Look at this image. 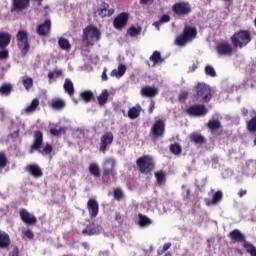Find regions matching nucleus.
I'll use <instances>...</instances> for the list:
<instances>
[{"instance_id": "obj_52", "label": "nucleus", "mask_w": 256, "mask_h": 256, "mask_svg": "<svg viewBox=\"0 0 256 256\" xmlns=\"http://www.w3.org/2000/svg\"><path fill=\"white\" fill-rule=\"evenodd\" d=\"M23 235H25V237H27V239H34L35 238V234L33 233V231L31 230H24L22 231Z\"/></svg>"}, {"instance_id": "obj_61", "label": "nucleus", "mask_w": 256, "mask_h": 256, "mask_svg": "<svg viewBox=\"0 0 256 256\" xmlns=\"http://www.w3.org/2000/svg\"><path fill=\"white\" fill-rule=\"evenodd\" d=\"M109 78L107 77V69L105 68L102 72V81H107Z\"/></svg>"}, {"instance_id": "obj_10", "label": "nucleus", "mask_w": 256, "mask_h": 256, "mask_svg": "<svg viewBox=\"0 0 256 256\" xmlns=\"http://www.w3.org/2000/svg\"><path fill=\"white\" fill-rule=\"evenodd\" d=\"M211 97V88H209L207 84L198 83L196 86V98L199 99L201 103H209Z\"/></svg>"}, {"instance_id": "obj_24", "label": "nucleus", "mask_w": 256, "mask_h": 256, "mask_svg": "<svg viewBox=\"0 0 256 256\" xmlns=\"http://www.w3.org/2000/svg\"><path fill=\"white\" fill-rule=\"evenodd\" d=\"M115 13V9L111 8L109 9V3H103L102 8L98 10V15L100 17H111Z\"/></svg>"}, {"instance_id": "obj_44", "label": "nucleus", "mask_w": 256, "mask_h": 256, "mask_svg": "<svg viewBox=\"0 0 256 256\" xmlns=\"http://www.w3.org/2000/svg\"><path fill=\"white\" fill-rule=\"evenodd\" d=\"M126 71H127V66H125V64H120L118 66V70H113L112 73L116 76L118 75L119 77H123Z\"/></svg>"}, {"instance_id": "obj_33", "label": "nucleus", "mask_w": 256, "mask_h": 256, "mask_svg": "<svg viewBox=\"0 0 256 256\" xmlns=\"http://www.w3.org/2000/svg\"><path fill=\"white\" fill-rule=\"evenodd\" d=\"M83 235H99L101 231L99 230V227L95 225H88L86 229L82 231Z\"/></svg>"}, {"instance_id": "obj_12", "label": "nucleus", "mask_w": 256, "mask_h": 256, "mask_svg": "<svg viewBox=\"0 0 256 256\" xmlns=\"http://www.w3.org/2000/svg\"><path fill=\"white\" fill-rule=\"evenodd\" d=\"M86 209L90 219H95L99 215V202L95 198H89Z\"/></svg>"}, {"instance_id": "obj_7", "label": "nucleus", "mask_w": 256, "mask_h": 256, "mask_svg": "<svg viewBox=\"0 0 256 256\" xmlns=\"http://www.w3.org/2000/svg\"><path fill=\"white\" fill-rule=\"evenodd\" d=\"M165 120H156L152 127L150 128V139L151 141H157L158 139H163L165 137Z\"/></svg>"}, {"instance_id": "obj_58", "label": "nucleus", "mask_w": 256, "mask_h": 256, "mask_svg": "<svg viewBox=\"0 0 256 256\" xmlns=\"http://www.w3.org/2000/svg\"><path fill=\"white\" fill-rule=\"evenodd\" d=\"M153 111H155V102L153 100H151L149 109H148L149 115H152Z\"/></svg>"}, {"instance_id": "obj_36", "label": "nucleus", "mask_w": 256, "mask_h": 256, "mask_svg": "<svg viewBox=\"0 0 256 256\" xmlns=\"http://www.w3.org/2000/svg\"><path fill=\"white\" fill-rule=\"evenodd\" d=\"M37 107H39V99L34 98L29 106L25 108L26 113L31 114L37 111Z\"/></svg>"}, {"instance_id": "obj_28", "label": "nucleus", "mask_w": 256, "mask_h": 256, "mask_svg": "<svg viewBox=\"0 0 256 256\" xmlns=\"http://www.w3.org/2000/svg\"><path fill=\"white\" fill-rule=\"evenodd\" d=\"M64 91L68 93V95L73 96L75 95V87L73 86V82L71 79L66 78L64 82Z\"/></svg>"}, {"instance_id": "obj_63", "label": "nucleus", "mask_w": 256, "mask_h": 256, "mask_svg": "<svg viewBox=\"0 0 256 256\" xmlns=\"http://www.w3.org/2000/svg\"><path fill=\"white\" fill-rule=\"evenodd\" d=\"M244 195H247V190L241 189V190L238 192V196L241 198V197H243Z\"/></svg>"}, {"instance_id": "obj_25", "label": "nucleus", "mask_w": 256, "mask_h": 256, "mask_svg": "<svg viewBox=\"0 0 256 256\" xmlns=\"http://www.w3.org/2000/svg\"><path fill=\"white\" fill-rule=\"evenodd\" d=\"M88 171L90 175L93 176L94 179H99L101 177V168H99V164L92 162L89 165Z\"/></svg>"}, {"instance_id": "obj_34", "label": "nucleus", "mask_w": 256, "mask_h": 256, "mask_svg": "<svg viewBox=\"0 0 256 256\" xmlns=\"http://www.w3.org/2000/svg\"><path fill=\"white\" fill-rule=\"evenodd\" d=\"M98 104L100 106L105 105L109 101V91L103 90L101 94L97 97Z\"/></svg>"}, {"instance_id": "obj_8", "label": "nucleus", "mask_w": 256, "mask_h": 256, "mask_svg": "<svg viewBox=\"0 0 256 256\" xmlns=\"http://www.w3.org/2000/svg\"><path fill=\"white\" fill-rule=\"evenodd\" d=\"M172 11L177 17H187V15H191L193 8L191 7V3L179 1L172 5Z\"/></svg>"}, {"instance_id": "obj_39", "label": "nucleus", "mask_w": 256, "mask_h": 256, "mask_svg": "<svg viewBox=\"0 0 256 256\" xmlns=\"http://www.w3.org/2000/svg\"><path fill=\"white\" fill-rule=\"evenodd\" d=\"M52 109H56L61 111V109H65V102L62 99L53 100L51 103Z\"/></svg>"}, {"instance_id": "obj_9", "label": "nucleus", "mask_w": 256, "mask_h": 256, "mask_svg": "<svg viewBox=\"0 0 256 256\" xmlns=\"http://www.w3.org/2000/svg\"><path fill=\"white\" fill-rule=\"evenodd\" d=\"M102 169H103L102 181L103 183H109L111 181L109 179V176L111 175V177H115V175H117V173L115 172V159L107 158L102 165Z\"/></svg>"}, {"instance_id": "obj_43", "label": "nucleus", "mask_w": 256, "mask_h": 256, "mask_svg": "<svg viewBox=\"0 0 256 256\" xmlns=\"http://www.w3.org/2000/svg\"><path fill=\"white\" fill-rule=\"evenodd\" d=\"M223 201V192L218 190L214 193L212 198V205H217Z\"/></svg>"}, {"instance_id": "obj_47", "label": "nucleus", "mask_w": 256, "mask_h": 256, "mask_svg": "<svg viewBox=\"0 0 256 256\" xmlns=\"http://www.w3.org/2000/svg\"><path fill=\"white\" fill-rule=\"evenodd\" d=\"M204 71L208 77H217V72L215 71V68H213V66L211 65H206Z\"/></svg>"}, {"instance_id": "obj_18", "label": "nucleus", "mask_w": 256, "mask_h": 256, "mask_svg": "<svg viewBox=\"0 0 256 256\" xmlns=\"http://www.w3.org/2000/svg\"><path fill=\"white\" fill-rule=\"evenodd\" d=\"M129 21V13L122 12L120 13L113 21L115 29H123L127 22Z\"/></svg>"}, {"instance_id": "obj_15", "label": "nucleus", "mask_w": 256, "mask_h": 256, "mask_svg": "<svg viewBox=\"0 0 256 256\" xmlns=\"http://www.w3.org/2000/svg\"><path fill=\"white\" fill-rule=\"evenodd\" d=\"M31 0H12L11 13H21L25 9H29Z\"/></svg>"}, {"instance_id": "obj_6", "label": "nucleus", "mask_w": 256, "mask_h": 256, "mask_svg": "<svg viewBox=\"0 0 256 256\" xmlns=\"http://www.w3.org/2000/svg\"><path fill=\"white\" fill-rule=\"evenodd\" d=\"M17 47L25 57L31 50V44L29 43V33L27 30H19L16 34Z\"/></svg>"}, {"instance_id": "obj_17", "label": "nucleus", "mask_w": 256, "mask_h": 256, "mask_svg": "<svg viewBox=\"0 0 256 256\" xmlns=\"http://www.w3.org/2000/svg\"><path fill=\"white\" fill-rule=\"evenodd\" d=\"M228 237L230 238L231 243H243L247 241L245 234L239 229H234L229 232Z\"/></svg>"}, {"instance_id": "obj_40", "label": "nucleus", "mask_w": 256, "mask_h": 256, "mask_svg": "<svg viewBox=\"0 0 256 256\" xmlns=\"http://www.w3.org/2000/svg\"><path fill=\"white\" fill-rule=\"evenodd\" d=\"M141 31V26H131L130 28H128L127 33L130 37H137V35H141Z\"/></svg>"}, {"instance_id": "obj_38", "label": "nucleus", "mask_w": 256, "mask_h": 256, "mask_svg": "<svg viewBox=\"0 0 256 256\" xmlns=\"http://www.w3.org/2000/svg\"><path fill=\"white\" fill-rule=\"evenodd\" d=\"M244 249L246 252L249 253L251 256H256V247L251 242H247V240L243 244Z\"/></svg>"}, {"instance_id": "obj_11", "label": "nucleus", "mask_w": 256, "mask_h": 256, "mask_svg": "<svg viewBox=\"0 0 256 256\" xmlns=\"http://www.w3.org/2000/svg\"><path fill=\"white\" fill-rule=\"evenodd\" d=\"M187 115L190 117H205L207 115L208 110L207 107L203 104L191 105L186 109Z\"/></svg>"}, {"instance_id": "obj_60", "label": "nucleus", "mask_w": 256, "mask_h": 256, "mask_svg": "<svg viewBox=\"0 0 256 256\" xmlns=\"http://www.w3.org/2000/svg\"><path fill=\"white\" fill-rule=\"evenodd\" d=\"M241 114L243 117H247L249 115V110L247 108H241Z\"/></svg>"}, {"instance_id": "obj_13", "label": "nucleus", "mask_w": 256, "mask_h": 256, "mask_svg": "<svg viewBox=\"0 0 256 256\" xmlns=\"http://www.w3.org/2000/svg\"><path fill=\"white\" fill-rule=\"evenodd\" d=\"M216 51L218 55L231 56L233 55V46H231L227 41L220 42L216 45Z\"/></svg>"}, {"instance_id": "obj_51", "label": "nucleus", "mask_w": 256, "mask_h": 256, "mask_svg": "<svg viewBox=\"0 0 256 256\" xmlns=\"http://www.w3.org/2000/svg\"><path fill=\"white\" fill-rule=\"evenodd\" d=\"M3 50L0 51V59H9V50L2 48Z\"/></svg>"}, {"instance_id": "obj_55", "label": "nucleus", "mask_w": 256, "mask_h": 256, "mask_svg": "<svg viewBox=\"0 0 256 256\" xmlns=\"http://www.w3.org/2000/svg\"><path fill=\"white\" fill-rule=\"evenodd\" d=\"M189 97V92L184 91L179 94L178 99L179 101H185Z\"/></svg>"}, {"instance_id": "obj_30", "label": "nucleus", "mask_w": 256, "mask_h": 256, "mask_svg": "<svg viewBox=\"0 0 256 256\" xmlns=\"http://www.w3.org/2000/svg\"><path fill=\"white\" fill-rule=\"evenodd\" d=\"M80 97L85 103H91L95 99V94L91 90H86L80 93Z\"/></svg>"}, {"instance_id": "obj_31", "label": "nucleus", "mask_w": 256, "mask_h": 256, "mask_svg": "<svg viewBox=\"0 0 256 256\" xmlns=\"http://www.w3.org/2000/svg\"><path fill=\"white\" fill-rule=\"evenodd\" d=\"M190 141H192V143H195V145H203L207 142V139H205V136L201 134H192L190 136Z\"/></svg>"}, {"instance_id": "obj_64", "label": "nucleus", "mask_w": 256, "mask_h": 256, "mask_svg": "<svg viewBox=\"0 0 256 256\" xmlns=\"http://www.w3.org/2000/svg\"><path fill=\"white\" fill-rule=\"evenodd\" d=\"M48 79H50V81L55 79V73L54 72H49L48 73Z\"/></svg>"}, {"instance_id": "obj_23", "label": "nucleus", "mask_w": 256, "mask_h": 256, "mask_svg": "<svg viewBox=\"0 0 256 256\" xmlns=\"http://www.w3.org/2000/svg\"><path fill=\"white\" fill-rule=\"evenodd\" d=\"M11 43V34L9 32H0V49H6Z\"/></svg>"}, {"instance_id": "obj_45", "label": "nucleus", "mask_w": 256, "mask_h": 256, "mask_svg": "<svg viewBox=\"0 0 256 256\" xmlns=\"http://www.w3.org/2000/svg\"><path fill=\"white\" fill-rule=\"evenodd\" d=\"M170 151L173 153V155H181V145L179 143H174L170 145Z\"/></svg>"}, {"instance_id": "obj_1", "label": "nucleus", "mask_w": 256, "mask_h": 256, "mask_svg": "<svg viewBox=\"0 0 256 256\" xmlns=\"http://www.w3.org/2000/svg\"><path fill=\"white\" fill-rule=\"evenodd\" d=\"M33 137V143L31 144L29 149L30 154L35 153V151H38L40 155H51V153H53V146H51V144L46 143L43 147V132H41V130L34 131Z\"/></svg>"}, {"instance_id": "obj_35", "label": "nucleus", "mask_w": 256, "mask_h": 256, "mask_svg": "<svg viewBox=\"0 0 256 256\" xmlns=\"http://www.w3.org/2000/svg\"><path fill=\"white\" fill-rule=\"evenodd\" d=\"M58 45L62 51H71V43L66 38H59Z\"/></svg>"}, {"instance_id": "obj_57", "label": "nucleus", "mask_w": 256, "mask_h": 256, "mask_svg": "<svg viewBox=\"0 0 256 256\" xmlns=\"http://www.w3.org/2000/svg\"><path fill=\"white\" fill-rule=\"evenodd\" d=\"M9 256H19V247L14 246L12 252L9 253Z\"/></svg>"}, {"instance_id": "obj_50", "label": "nucleus", "mask_w": 256, "mask_h": 256, "mask_svg": "<svg viewBox=\"0 0 256 256\" xmlns=\"http://www.w3.org/2000/svg\"><path fill=\"white\" fill-rule=\"evenodd\" d=\"M51 135H54V137H59L63 133V128L57 129V128H51L50 129Z\"/></svg>"}, {"instance_id": "obj_54", "label": "nucleus", "mask_w": 256, "mask_h": 256, "mask_svg": "<svg viewBox=\"0 0 256 256\" xmlns=\"http://www.w3.org/2000/svg\"><path fill=\"white\" fill-rule=\"evenodd\" d=\"M159 21L160 23H169V21H171V16H169L168 14H164L161 16Z\"/></svg>"}, {"instance_id": "obj_16", "label": "nucleus", "mask_w": 256, "mask_h": 256, "mask_svg": "<svg viewBox=\"0 0 256 256\" xmlns=\"http://www.w3.org/2000/svg\"><path fill=\"white\" fill-rule=\"evenodd\" d=\"M20 219L26 225H36L37 224V217H35L33 214L29 213V211H27V209H25V208H22L20 210Z\"/></svg>"}, {"instance_id": "obj_20", "label": "nucleus", "mask_w": 256, "mask_h": 256, "mask_svg": "<svg viewBox=\"0 0 256 256\" xmlns=\"http://www.w3.org/2000/svg\"><path fill=\"white\" fill-rule=\"evenodd\" d=\"M141 95L142 97H149L150 99L153 97H157V95H159V88L145 86L141 89Z\"/></svg>"}, {"instance_id": "obj_4", "label": "nucleus", "mask_w": 256, "mask_h": 256, "mask_svg": "<svg viewBox=\"0 0 256 256\" xmlns=\"http://www.w3.org/2000/svg\"><path fill=\"white\" fill-rule=\"evenodd\" d=\"M82 40L86 42L88 47H93L95 43L101 40V31L95 26H86L83 29Z\"/></svg>"}, {"instance_id": "obj_53", "label": "nucleus", "mask_w": 256, "mask_h": 256, "mask_svg": "<svg viewBox=\"0 0 256 256\" xmlns=\"http://www.w3.org/2000/svg\"><path fill=\"white\" fill-rule=\"evenodd\" d=\"M182 197L183 201H189V199H191V189H186V191L182 193Z\"/></svg>"}, {"instance_id": "obj_3", "label": "nucleus", "mask_w": 256, "mask_h": 256, "mask_svg": "<svg viewBox=\"0 0 256 256\" xmlns=\"http://www.w3.org/2000/svg\"><path fill=\"white\" fill-rule=\"evenodd\" d=\"M193 39H197V28L191 25H185L182 33L176 38V45L178 47H185Z\"/></svg>"}, {"instance_id": "obj_26", "label": "nucleus", "mask_w": 256, "mask_h": 256, "mask_svg": "<svg viewBox=\"0 0 256 256\" xmlns=\"http://www.w3.org/2000/svg\"><path fill=\"white\" fill-rule=\"evenodd\" d=\"M154 177L156 178L158 185H164V183L167 181V172L159 170L155 172Z\"/></svg>"}, {"instance_id": "obj_22", "label": "nucleus", "mask_w": 256, "mask_h": 256, "mask_svg": "<svg viewBox=\"0 0 256 256\" xmlns=\"http://www.w3.org/2000/svg\"><path fill=\"white\" fill-rule=\"evenodd\" d=\"M11 247V237L6 232L0 231V249Z\"/></svg>"}, {"instance_id": "obj_46", "label": "nucleus", "mask_w": 256, "mask_h": 256, "mask_svg": "<svg viewBox=\"0 0 256 256\" xmlns=\"http://www.w3.org/2000/svg\"><path fill=\"white\" fill-rule=\"evenodd\" d=\"M22 84L24 86V89H26V91H29V89L33 87V78L31 77L24 78L22 80Z\"/></svg>"}, {"instance_id": "obj_49", "label": "nucleus", "mask_w": 256, "mask_h": 256, "mask_svg": "<svg viewBox=\"0 0 256 256\" xmlns=\"http://www.w3.org/2000/svg\"><path fill=\"white\" fill-rule=\"evenodd\" d=\"M114 199L116 201H121V199H123V190H121L120 188H116L114 190Z\"/></svg>"}, {"instance_id": "obj_59", "label": "nucleus", "mask_w": 256, "mask_h": 256, "mask_svg": "<svg viewBox=\"0 0 256 256\" xmlns=\"http://www.w3.org/2000/svg\"><path fill=\"white\" fill-rule=\"evenodd\" d=\"M169 249H171V242L165 243L163 245L162 251H164V253H165V251H169Z\"/></svg>"}, {"instance_id": "obj_37", "label": "nucleus", "mask_w": 256, "mask_h": 256, "mask_svg": "<svg viewBox=\"0 0 256 256\" xmlns=\"http://www.w3.org/2000/svg\"><path fill=\"white\" fill-rule=\"evenodd\" d=\"M206 126L210 131H219L221 129V122L219 120H210Z\"/></svg>"}, {"instance_id": "obj_27", "label": "nucleus", "mask_w": 256, "mask_h": 256, "mask_svg": "<svg viewBox=\"0 0 256 256\" xmlns=\"http://www.w3.org/2000/svg\"><path fill=\"white\" fill-rule=\"evenodd\" d=\"M141 115V105L133 106L128 111L129 119H137Z\"/></svg>"}, {"instance_id": "obj_62", "label": "nucleus", "mask_w": 256, "mask_h": 256, "mask_svg": "<svg viewBox=\"0 0 256 256\" xmlns=\"http://www.w3.org/2000/svg\"><path fill=\"white\" fill-rule=\"evenodd\" d=\"M153 25L159 31V29H160L161 25H163V23L161 22V20H158V21L154 22Z\"/></svg>"}, {"instance_id": "obj_29", "label": "nucleus", "mask_w": 256, "mask_h": 256, "mask_svg": "<svg viewBox=\"0 0 256 256\" xmlns=\"http://www.w3.org/2000/svg\"><path fill=\"white\" fill-rule=\"evenodd\" d=\"M149 59H150V61H152L153 67H155L156 65H159V63H163V61H165V59H163V57H161V52H159V51H154Z\"/></svg>"}, {"instance_id": "obj_48", "label": "nucleus", "mask_w": 256, "mask_h": 256, "mask_svg": "<svg viewBox=\"0 0 256 256\" xmlns=\"http://www.w3.org/2000/svg\"><path fill=\"white\" fill-rule=\"evenodd\" d=\"M7 163H9L7 156L5 155V153L1 152L0 153V171H2V169H5V167H7Z\"/></svg>"}, {"instance_id": "obj_56", "label": "nucleus", "mask_w": 256, "mask_h": 256, "mask_svg": "<svg viewBox=\"0 0 256 256\" xmlns=\"http://www.w3.org/2000/svg\"><path fill=\"white\" fill-rule=\"evenodd\" d=\"M115 221H117V223H119V225H123V217L121 216V213L116 212Z\"/></svg>"}, {"instance_id": "obj_2", "label": "nucleus", "mask_w": 256, "mask_h": 256, "mask_svg": "<svg viewBox=\"0 0 256 256\" xmlns=\"http://www.w3.org/2000/svg\"><path fill=\"white\" fill-rule=\"evenodd\" d=\"M230 40L234 47L243 49V47H247V45L253 41V38L249 30H239L231 36Z\"/></svg>"}, {"instance_id": "obj_32", "label": "nucleus", "mask_w": 256, "mask_h": 256, "mask_svg": "<svg viewBox=\"0 0 256 256\" xmlns=\"http://www.w3.org/2000/svg\"><path fill=\"white\" fill-rule=\"evenodd\" d=\"M138 218H139V221H138L139 227H149V225H152L153 223V221L150 220L149 217L141 213L138 214Z\"/></svg>"}, {"instance_id": "obj_42", "label": "nucleus", "mask_w": 256, "mask_h": 256, "mask_svg": "<svg viewBox=\"0 0 256 256\" xmlns=\"http://www.w3.org/2000/svg\"><path fill=\"white\" fill-rule=\"evenodd\" d=\"M13 91V86L11 84H3L0 87V95H11V92Z\"/></svg>"}, {"instance_id": "obj_5", "label": "nucleus", "mask_w": 256, "mask_h": 256, "mask_svg": "<svg viewBox=\"0 0 256 256\" xmlns=\"http://www.w3.org/2000/svg\"><path fill=\"white\" fill-rule=\"evenodd\" d=\"M136 165L142 175H151L155 169V160L150 155H143L136 160Z\"/></svg>"}, {"instance_id": "obj_14", "label": "nucleus", "mask_w": 256, "mask_h": 256, "mask_svg": "<svg viewBox=\"0 0 256 256\" xmlns=\"http://www.w3.org/2000/svg\"><path fill=\"white\" fill-rule=\"evenodd\" d=\"M113 139V132H106L104 135H102L100 138L99 151L101 153H105V151H107V147L113 143Z\"/></svg>"}, {"instance_id": "obj_21", "label": "nucleus", "mask_w": 256, "mask_h": 256, "mask_svg": "<svg viewBox=\"0 0 256 256\" xmlns=\"http://www.w3.org/2000/svg\"><path fill=\"white\" fill-rule=\"evenodd\" d=\"M26 171L35 177V179H39L43 175V170L37 164H30L26 167Z\"/></svg>"}, {"instance_id": "obj_41", "label": "nucleus", "mask_w": 256, "mask_h": 256, "mask_svg": "<svg viewBox=\"0 0 256 256\" xmlns=\"http://www.w3.org/2000/svg\"><path fill=\"white\" fill-rule=\"evenodd\" d=\"M246 127L250 133H256V116L252 117L247 123Z\"/></svg>"}, {"instance_id": "obj_19", "label": "nucleus", "mask_w": 256, "mask_h": 256, "mask_svg": "<svg viewBox=\"0 0 256 256\" xmlns=\"http://www.w3.org/2000/svg\"><path fill=\"white\" fill-rule=\"evenodd\" d=\"M37 33L40 37H47L51 33V20L46 19L44 23L40 24L37 28Z\"/></svg>"}]
</instances>
